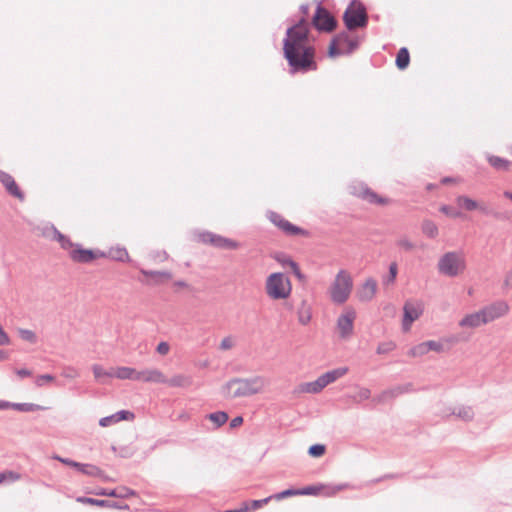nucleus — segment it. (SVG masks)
Masks as SVG:
<instances>
[{
  "label": "nucleus",
  "instance_id": "37",
  "mask_svg": "<svg viewBox=\"0 0 512 512\" xmlns=\"http://www.w3.org/2000/svg\"><path fill=\"white\" fill-rule=\"evenodd\" d=\"M52 229H53L54 239L60 243V245L63 249L71 250L74 247V243L67 236L62 234L55 227H52Z\"/></svg>",
  "mask_w": 512,
  "mask_h": 512
},
{
  "label": "nucleus",
  "instance_id": "34",
  "mask_svg": "<svg viewBox=\"0 0 512 512\" xmlns=\"http://www.w3.org/2000/svg\"><path fill=\"white\" fill-rule=\"evenodd\" d=\"M76 500H77V502L82 503V504H89V505H95V506H100V507L115 506L113 501L100 500V499H95V498H91V497L80 496Z\"/></svg>",
  "mask_w": 512,
  "mask_h": 512
},
{
  "label": "nucleus",
  "instance_id": "6",
  "mask_svg": "<svg viewBox=\"0 0 512 512\" xmlns=\"http://www.w3.org/2000/svg\"><path fill=\"white\" fill-rule=\"evenodd\" d=\"M352 288L351 275L346 270H340L330 287L331 300L335 304L345 303L351 294Z\"/></svg>",
  "mask_w": 512,
  "mask_h": 512
},
{
  "label": "nucleus",
  "instance_id": "63",
  "mask_svg": "<svg viewBox=\"0 0 512 512\" xmlns=\"http://www.w3.org/2000/svg\"><path fill=\"white\" fill-rule=\"evenodd\" d=\"M242 423H243V417L237 416L230 421V427L236 428V427L240 426Z\"/></svg>",
  "mask_w": 512,
  "mask_h": 512
},
{
  "label": "nucleus",
  "instance_id": "59",
  "mask_svg": "<svg viewBox=\"0 0 512 512\" xmlns=\"http://www.w3.org/2000/svg\"><path fill=\"white\" fill-rule=\"evenodd\" d=\"M170 346L167 342H160L156 351L161 355H166L169 352Z\"/></svg>",
  "mask_w": 512,
  "mask_h": 512
},
{
  "label": "nucleus",
  "instance_id": "20",
  "mask_svg": "<svg viewBox=\"0 0 512 512\" xmlns=\"http://www.w3.org/2000/svg\"><path fill=\"white\" fill-rule=\"evenodd\" d=\"M94 494L99 496H108L115 498H128L130 496H134L136 492L130 488L122 486L116 489L101 488L95 491Z\"/></svg>",
  "mask_w": 512,
  "mask_h": 512
},
{
  "label": "nucleus",
  "instance_id": "16",
  "mask_svg": "<svg viewBox=\"0 0 512 512\" xmlns=\"http://www.w3.org/2000/svg\"><path fill=\"white\" fill-rule=\"evenodd\" d=\"M137 381L163 384V382H165V375L159 369L156 368L145 369L142 371H138Z\"/></svg>",
  "mask_w": 512,
  "mask_h": 512
},
{
  "label": "nucleus",
  "instance_id": "22",
  "mask_svg": "<svg viewBox=\"0 0 512 512\" xmlns=\"http://www.w3.org/2000/svg\"><path fill=\"white\" fill-rule=\"evenodd\" d=\"M347 372H348L347 367H339V368L327 371L326 373L319 376V378L325 388L327 385L335 382L337 379L344 376Z\"/></svg>",
  "mask_w": 512,
  "mask_h": 512
},
{
  "label": "nucleus",
  "instance_id": "11",
  "mask_svg": "<svg viewBox=\"0 0 512 512\" xmlns=\"http://www.w3.org/2000/svg\"><path fill=\"white\" fill-rule=\"evenodd\" d=\"M268 219L278 228H280L287 235H306L307 232L302 228L290 223L288 220L284 219L280 214L269 211Z\"/></svg>",
  "mask_w": 512,
  "mask_h": 512
},
{
  "label": "nucleus",
  "instance_id": "1",
  "mask_svg": "<svg viewBox=\"0 0 512 512\" xmlns=\"http://www.w3.org/2000/svg\"><path fill=\"white\" fill-rule=\"evenodd\" d=\"M283 55L291 75L317 70L316 49L311 43L309 23L304 17L287 28Z\"/></svg>",
  "mask_w": 512,
  "mask_h": 512
},
{
  "label": "nucleus",
  "instance_id": "57",
  "mask_svg": "<svg viewBox=\"0 0 512 512\" xmlns=\"http://www.w3.org/2000/svg\"><path fill=\"white\" fill-rule=\"evenodd\" d=\"M234 346V341L231 336H227L222 339L219 348L221 350H229Z\"/></svg>",
  "mask_w": 512,
  "mask_h": 512
},
{
  "label": "nucleus",
  "instance_id": "61",
  "mask_svg": "<svg viewBox=\"0 0 512 512\" xmlns=\"http://www.w3.org/2000/svg\"><path fill=\"white\" fill-rule=\"evenodd\" d=\"M503 287L506 289L512 287V269L509 272H507L503 282Z\"/></svg>",
  "mask_w": 512,
  "mask_h": 512
},
{
  "label": "nucleus",
  "instance_id": "7",
  "mask_svg": "<svg viewBox=\"0 0 512 512\" xmlns=\"http://www.w3.org/2000/svg\"><path fill=\"white\" fill-rule=\"evenodd\" d=\"M359 46L358 38H350L348 32L342 31L338 33L331 41L328 55L330 57H337L342 54H351Z\"/></svg>",
  "mask_w": 512,
  "mask_h": 512
},
{
  "label": "nucleus",
  "instance_id": "53",
  "mask_svg": "<svg viewBox=\"0 0 512 512\" xmlns=\"http://www.w3.org/2000/svg\"><path fill=\"white\" fill-rule=\"evenodd\" d=\"M54 379H55V377L51 374H43L36 378L35 384L38 387H42L45 383L52 382V381H54Z\"/></svg>",
  "mask_w": 512,
  "mask_h": 512
},
{
  "label": "nucleus",
  "instance_id": "17",
  "mask_svg": "<svg viewBox=\"0 0 512 512\" xmlns=\"http://www.w3.org/2000/svg\"><path fill=\"white\" fill-rule=\"evenodd\" d=\"M484 324H487V322L482 310L466 315L459 322V326L464 328H477Z\"/></svg>",
  "mask_w": 512,
  "mask_h": 512
},
{
  "label": "nucleus",
  "instance_id": "46",
  "mask_svg": "<svg viewBox=\"0 0 512 512\" xmlns=\"http://www.w3.org/2000/svg\"><path fill=\"white\" fill-rule=\"evenodd\" d=\"M395 347H396V345L392 341L382 342L377 347V353L378 354H387V353L391 352L392 350H394Z\"/></svg>",
  "mask_w": 512,
  "mask_h": 512
},
{
  "label": "nucleus",
  "instance_id": "3",
  "mask_svg": "<svg viewBox=\"0 0 512 512\" xmlns=\"http://www.w3.org/2000/svg\"><path fill=\"white\" fill-rule=\"evenodd\" d=\"M437 269L440 274L453 278L466 269V261L460 252H447L440 257Z\"/></svg>",
  "mask_w": 512,
  "mask_h": 512
},
{
  "label": "nucleus",
  "instance_id": "51",
  "mask_svg": "<svg viewBox=\"0 0 512 512\" xmlns=\"http://www.w3.org/2000/svg\"><path fill=\"white\" fill-rule=\"evenodd\" d=\"M117 423L123 420H132L134 414L128 410H120L114 413Z\"/></svg>",
  "mask_w": 512,
  "mask_h": 512
},
{
  "label": "nucleus",
  "instance_id": "50",
  "mask_svg": "<svg viewBox=\"0 0 512 512\" xmlns=\"http://www.w3.org/2000/svg\"><path fill=\"white\" fill-rule=\"evenodd\" d=\"M428 351H435L441 353L444 351V345L439 341L429 340L426 341Z\"/></svg>",
  "mask_w": 512,
  "mask_h": 512
},
{
  "label": "nucleus",
  "instance_id": "44",
  "mask_svg": "<svg viewBox=\"0 0 512 512\" xmlns=\"http://www.w3.org/2000/svg\"><path fill=\"white\" fill-rule=\"evenodd\" d=\"M21 478V475L17 472H14V471H4L2 473H0V483L3 482V481H10V482H15L17 480H19Z\"/></svg>",
  "mask_w": 512,
  "mask_h": 512
},
{
  "label": "nucleus",
  "instance_id": "38",
  "mask_svg": "<svg viewBox=\"0 0 512 512\" xmlns=\"http://www.w3.org/2000/svg\"><path fill=\"white\" fill-rule=\"evenodd\" d=\"M108 257L117 261H125L129 258L128 252L125 248H111L108 252Z\"/></svg>",
  "mask_w": 512,
  "mask_h": 512
},
{
  "label": "nucleus",
  "instance_id": "56",
  "mask_svg": "<svg viewBox=\"0 0 512 512\" xmlns=\"http://www.w3.org/2000/svg\"><path fill=\"white\" fill-rule=\"evenodd\" d=\"M117 421H116V418H115V415L112 414V415H109V416H106V417H103L99 420V425L101 427H108V426H111L113 424H116Z\"/></svg>",
  "mask_w": 512,
  "mask_h": 512
},
{
  "label": "nucleus",
  "instance_id": "39",
  "mask_svg": "<svg viewBox=\"0 0 512 512\" xmlns=\"http://www.w3.org/2000/svg\"><path fill=\"white\" fill-rule=\"evenodd\" d=\"M207 417L209 420L215 423L217 427L224 425L228 420V414L224 411L210 413Z\"/></svg>",
  "mask_w": 512,
  "mask_h": 512
},
{
  "label": "nucleus",
  "instance_id": "5",
  "mask_svg": "<svg viewBox=\"0 0 512 512\" xmlns=\"http://www.w3.org/2000/svg\"><path fill=\"white\" fill-rule=\"evenodd\" d=\"M291 282L283 273H272L265 284L267 295L273 300H282L290 296Z\"/></svg>",
  "mask_w": 512,
  "mask_h": 512
},
{
  "label": "nucleus",
  "instance_id": "12",
  "mask_svg": "<svg viewBox=\"0 0 512 512\" xmlns=\"http://www.w3.org/2000/svg\"><path fill=\"white\" fill-rule=\"evenodd\" d=\"M355 317L356 313L352 309L347 310L344 314L339 316L337 320V328L341 338L346 339L352 334Z\"/></svg>",
  "mask_w": 512,
  "mask_h": 512
},
{
  "label": "nucleus",
  "instance_id": "41",
  "mask_svg": "<svg viewBox=\"0 0 512 512\" xmlns=\"http://www.w3.org/2000/svg\"><path fill=\"white\" fill-rule=\"evenodd\" d=\"M397 273H398L397 263L393 262L389 266L388 275H386L383 278V284L386 285V286H389V285L393 284L395 282V280H396Z\"/></svg>",
  "mask_w": 512,
  "mask_h": 512
},
{
  "label": "nucleus",
  "instance_id": "29",
  "mask_svg": "<svg viewBox=\"0 0 512 512\" xmlns=\"http://www.w3.org/2000/svg\"><path fill=\"white\" fill-rule=\"evenodd\" d=\"M410 62L409 51L406 47H402L399 49L396 56V66L400 70H404L408 67Z\"/></svg>",
  "mask_w": 512,
  "mask_h": 512
},
{
  "label": "nucleus",
  "instance_id": "31",
  "mask_svg": "<svg viewBox=\"0 0 512 512\" xmlns=\"http://www.w3.org/2000/svg\"><path fill=\"white\" fill-rule=\"evenodd\" d=\"M451 414L457 416L458 418H460L464 421H470L474 417L473 409L469 406L456 407L453 409Z\"/></svg>",
  "mask_w": 512,
  "mask_h": 512
},
{
  "label": "nucleus",
  "instance_id": "33",
  "mask_svg": "<svg viewBox=\"0 0 512 512\" xmlns=\"http://www.w3.org/2000/svg\"><path fill=\"white\" fill-rule=\"evenodd\" d=\"M92 371L95 379L100 383H105L104 378L113 377V369L107 371L102 366L95 364L92 366Z\"/></svg>",
  "mask_w": 512,
  "mask_h": 512
},
{
  "label": "nucleus",
  "instance_id": "10",
  "mask_svg": "<svg viewBox=\"0 0 512 512\" xmlns=\"http://www.w3.org/2000/svg\"><path fill=\"white\" fill-rule=\"evenodd\" d=\"M423 313V304L421 302L407 301L403 307L402 327L405 332L410 330L412 323Z\"/></svg>",
  "mask_w": 512,
  "mask_h": 512
},
{
  "label": "nucleus",
  "instance_id": "21",
  "mask_svg": "<svg viewBox=\"0 0 512 512\" xmlns=\"http://www.w3.org/2000/svg\"><path fill=\"white\" fill-rule=\"evenodd\" d=\"M377 283L374 279L369 278L358 291V297L361 301H368L373 298L376 293Z\"/></svg>",
  "mask_w": 512,
  "mask_h": 512
},
{
  "label": "nucleus",
  "instance_id": "2",
  "mask_svg": "<svg viewBox=\"0 0 512 512\" xmlns=\"http://www.w3.org/2000/svg\"><path fill=\"white\" fill-rule=\"evenodd\" d=\"M263 387L264 379L261 376L233 378L222 387V392L229 398L249 397L259 393Z\"/></svg>",
  "mask_w": 512,
  "mask_h": 512
},
{
  "label": "nucleus",
  "instance_id": "23",
  "mask_svg": "<svg viewBox=\"0 0 512 512\" xmlns=\"http://www.w3.org/2000/svg\"><path fill=\"white\" fill-rule=\"evenodd\" d=\"M138 371L131 367H118L113 369V377L121 380H135L137 381Z\"/></svg>",
  "mask_w": 512,
  "mask_h": 512
},
{
  "label": "nucleus",
  "instance_id": "24",
  "mask_svg": "<svg viewBox=\"0 0 512 512\" xmlns=\"http://www.w3.org/2000/svg\"><path fill=\"white\" fill-rule=\"evenodd\" d=\"M77 470L88 476L100 477L103 478L104 480H108V478L104 475V472L99 467L93 464L80 463Z\"/></svg>",
  "mask_w": 512,
  "mask_h": 512
},
{
  "label": "nucleus",
  "instance_id": "4",
  "mask_svg": "<svg viewBox=\"0 0 512 512\" xmlns=\"http://www.w3.org/2000/svg\"><path fill=\"white\" fill-rule=\"evenodd\" d=\"M343 22L349 31L365 28L368 25L366 7L358 0H352L343 14Z\"/></svg>",
  "mask_w": 512,
  "mask_h": 512
},
{
  "label": "nucleus",
  "instance_id": "52",
  "mask_svg": "<svg viewBox=\"0 0 512 512\" xmlns=\"http://www.w3.org/2000/svg\"><path fill=\"white\" fill-rule=\"evenodd\" d=\"M397 245L405 251H412L415 248V244L406 237L400 238Z\"/></svg>",
  "mask_w": 512,
  "mask_h": 512
},
{
  "label": "nucleus",
  "instance_id": "58",
  "mask_svg": "<svg viewBox=\"0 0 512 512\" xmlns=\"http://www.w3.org/2000/svg\"><path fill=\"white\" fill-rule=\"evenodd\" d=\"M288 262V265L291 267L293 273L295 274V276L298 278V279H302L304 278L303 274L301 273L300 269H299V266L298 264L292 260V259H288L287 260Z\"/></svg>",
  "mask_w": 512,
  "mask_h": 512
},
{
  "label": "nucleus",
  "instance_id": "40",
  "mask_svg": "<svg viewBox=\"0 0 512 512\" xmlns=\"http://www.w3.org/2000/svg\"><path fill=\"white\" fill-rule=\"evenodd\" d=\"M13 409L20 412H34L44 409L42 406L34 403H14Z\"/></svg>",
  "mask_w": 512,
  "mask_h": 512
},
{
  "label": "nucleus",
  "instance_id": "60",
  "mask_svg": "<svg viewBox=\"0 0 512 512\" xmlns=\"http://www.w3.org/2000/svg\"><path fill=\"white\" fill-rule=\"evenodd\" d=\"M9 343H10V338H9L8 334L0 326V345H8Z\"/></svg>",
  "mask_w": 512,
  "mask_h": 512
},
{
  "label": "nucleus",
  "instance_id": "42",
  "mask_svg": "<svg viewBox=\"0 0 512 512\" xmlns=\"http://www.w3.org/2000/svg\"><path fill=\"white\" fill-rule=\"evenodd\" d=\"M18 333H19L20 338L24 341H27L31 344H34L37 342V336L32 330L21 328L18 330Z\"/></svg>",
  "mask_w": 512,
  "mask_h": 512
},
{
  "label": "nucleus",
  "instance_id": "32",
  "mask_svg": "<svg viewBox=\"0 0 512 512\" xmlns=\"http://www.w3.org/2000/svg\"><path fill=\"white\" fill-rule=\"evenodd\" d=\"M489 164L496 170L506 171L510 166V162L504 158L490 155L487 158Z\"/></svg>",
  "mask_w": 512,
  "mask_h": 512
},
{
  "label": "nucleus",
  "instance_id": "13",
  "mask_svg": "<svg viewBox=\"0 0 512 512\" xmlns=\"http://www.w3.org/2000/svg\"><path fill=\"white\" fill-rule=\"evenodd\" d=\"M508 309H509V306L506 302L497 301L488 306H485L481 310L484 314L486 322L489 323V322L505 315L508 312Z\"/></svg>",
  "mask_w": 512,
  "mask_h": 512
},
{
  "label": "nucleus",
  "instance_id": "36",
  "mask_svg": "<svg viewBox=\"0 0 512 512\" xmlns=\"http://www.w3.org/2000/svg\"><path fill=\"white\" fill-rule=\"evenodd\" d=\"M298 320L301 324L306 325L311 320L310 307L306 301H302L301 307L298 309Z\"/></svg>",
  "mask_w": 512,
  "mask_h": 512
},
{
  "label": "nucleus",
  "instance_id": "54",
  "mask_svg": "<svg viewBox=\"0 0 512 512\" xmlns=\"http://www.w3.org/2000/svg\"><path fill=\"white\" fill-rule=\"evenodd\" d=\"M271 499H273L272 495L269 496V497H266L264 499L252 500L251 501V507L249 509L250 510H257V509L261 508L264 504H267Z\"/></svg>",
  "mask_w": 512,
  "mask_h": 512
},
{
  "label": "nucleus",
  "instance_id": "27",
  "mask_svg": "<svg viewBox=\"0 0 512 512\" xmlns=\"http://www.w3.org/2000/svg\"><path fill=\"white\" fill-rule=\"evenodd\" d=\"M456 203L460 208H463L465 211L471 212L477 210L479 207V202L465 195H459L456 198Z\"/></svg>",
  "mask_w": 512,
  "mask_h": 512
},
{
  "label": "nucleus",
  "instance_id": "62",
  "mask_svg": "<svg viewBox=\"0 0 512 512\" xmlns=\"http://www.w3.org/2000/svg\"><path fill=\"white\" fill-rule=\"evenodd\" d=\"M370 395H371V392L369 389L367 388H361L359 393H358V396L361 400H367L370 398Z\"/></svg>",
  "mask_w": 512,
  "mask_h": 512
},
{
  "label": "nucleus",
  "instance_id": "64",
  "mask_svg": "<svg viewBox=\"0 0 512 512\" xmlns=\"http://www.w3.org/2000/svg\"><path fill=\"white\" fill-rule=\"evenodd\" d=\"M16 374L21 377V378H24V377H29L31 376V371L28 370V369H25V368H22V369H17L16 371Z\"/></svg>",
  "mask_w": 512,
  "mask_h": 512
},
{
  "label": "nucleus",
  "instance_id": "25",
  "mask_svg": "<svg viewBox=\"0 0 512 512\" xmlns=\"http://www.w3.org/2000/svg\"><path fill=\"white\" fill-rule=\"evenodd\" d=\"M140 272L142 275L152 278L155 284H160L165 280L171 279L172 277L171 273L168 271H153L141 269Z\"/></svg>",
  "mask_w": 512,
  "mask_h": 512
},
{
  "label": "nucleus",
  "instance_id": "8",
  "mask_svg": "<svg viewBox=\"0 0 512 512\" xmlns=\"http://www.w3.org/2000/svg\"><path fill=\"white\" fill-rule=\"evenodd\" d=\"M312 25L320 32H332L337 26V20L326 8L318 4L312 18Z\"/></svg>",
  "mask_w": 512,
  "mask_h": 512
},
{
  "label": "nucleus",
  "instance_id": "49",
  "mask_svg": "<svg viewBox=\"0 0 512 512\" xmlns=\"http://www.w3.org/2000/svg\"><path fill=\"white\" fill-rule=\"evenodd\" d=\"M322 489V486H306L299 489V495H317Z\"/></svg>",
  "mask_w": 512,
  "mask_h": 512
},
{
  "label": "nucleus",
  "instance_id": "55",
  "mask_svg": "<svg viewBox=\"0 0 512 512\" xmlns=\"http://www.w3.org/2000/svg\"><path fill=\"white\" fill-rule=\"evenodd\" d=\"M53 458L55 460H58L59 462L63 463L64 465L73 467L75 469H78L79 464H80V462H76V461H74L72 459H69V458H63V457H60L58 455L54 456Z\"/></svg>",
  "mask_w": 512,
  "mask_h": 512
},
{
  "label": "nucleus",
  "instance_id": "18",
  "mask_svg": "<svg viewBox=\"0 0 512 512\" xmlns=\"http://www.w3.org/2000/svg\"><path fill=\"white\" fill-rule=\"evenodd\" d=\"M192 383V376L187 374H175L171 378L165 376V382H163V384L172 388H188Z\"/></svg>",
  "mask_w": 512,
  "mask_h": 512
},
{
  "label": "nucleus",
  "instance_id": "19",
  "mask_svg": "<svg viewBox=\"0 0 512 512\" xmlns=\"http://www.w3.org/2000/svg\"><path fill=\"white\" fill-rule=\"evenodd\" d=\"M477 210L485 216L492 217L499 221H508L511 219L512 214L508 211L500 212L493 208H491L487 203L485 202H479V207H477Z\"/></svg>",
  "mask_w": 512,
  "mask_h": 512
},
{
  "label": "nucleus",
  "instance_id": "30",
  "mask_svg": "<svg viewBox=\"0 0 512 512\" xmlns=\"http://www.w3.org/2000/svg\"><path fill=\"white\" fill-rule=\"evenodd\" d=\"M421 229L423 234H425L428 238L434 239L438 236L439 230L437 225L429 219H425L422 222Z\"/></svg>",
  "mask_w": 512,
  "mask_h": 512
},
{
  "label": "nucleus",
  "instance_id": "15",
  "mask_svg": "<svg viewBox=\"0 0 512 512\" xmlns=\"http://www.w3.org/2000/svg\"><path fill=\"white\" fill-rule=\"evenodd\" d=\"M0 183L5 187L6 191L11 196L21 201L24 200V193L9 173L0 170Z\"/></svg>",
  "mask_w": 512,
  "mask_h": 512
},
{
  "label": "nucleus",
  "instance_id": "45",
  "mask_svg": "<svg viewBox=\"0 0 512 512\" xmlns=\"http://www.w3.org/2000/svg\"><path fill=\"white\" fill-rule=\"evenodd\" d=\"M326 447L323 444H314L309 447L308 453L312 457H321L324 455Z\"/></svg>",
  "mask_w": 512,
  "mask_h": 512
},
{
  "label": "nucleus",
  "instance_id": "9",
  "mask_svg": "<svg viewBox=\"0 0 512 512\" xmlns=\"http://www.w3.org/2000/svg\"><path fill=\"white\" fill-rule=\"evenodd\" d=\"M199 239L202 243L210 244L216 248L234 250L239 247L238 242H236L232 239L223 237L221 235L214 234L209 231L200 233Z\"/></svg>",
  "mask_w": 512,
  "mask_h": 512
},
{
  "label": "nucleus",
  "instance_id": "26",
  "mask_svg": "<svg viewBox=\"0 0 512 512\" xmlns=\"http://www.w3.org/2000/svg\"><path fill=\"white\" fill-rule=\"evenodd\" d=\"M357 195L367 200L369 203L386 204L388 202L387 199L378 196L367 187H362V191L357 193Z\"/></svg>",
  "mask_w": 512,
  "mask_h": 512
},
{
  "label": "nucleus",
  "instance_id": "35",
  "mask_svg": "<svg viewBox=\"0 0 512 512\" xmlns=\"http://www.w3.org/2000/svg\"><path fill=\"white\" fill-rule=\"evenodd\" d=\"M324 389V386L318 377L315 381L304 383L301 385V391L306 393H319Z\"/></svg>",
  "mask_w": 512,
  "mask_h": 512
},
{
  "label": "nucleus",
  "instance_id": "28",
  "mask_svg": "<svg viewBox=\"0 0 512 512\" xmlns=\"http://www.w3.org/2000/svg\"><path fill=\"white\" fill-rule=\"evenodd\" d=\"M404 394L403 393V389H402V386L401 385H397L393 388H390V389H387L385 391H383L379 397H378V402L380 403H383V402H386L387 400L389 399H394L400 395Z\"/></svg>",
  "mask_w": 512,
  "mask_h": 512
},
{
  "label": "nucleus",
  "instance_id": "14",
  "mask_svg": "<svg viewBox=\"0 0 512 512\" xmlns=\"http://www.w3.org/2000/svg\"><path fill=\"white\" fill-rule=\"evenodd\" d=\"M69 255L74 262L90 263L98 257L97 253L91 249H84L79 244H74Z\"/></svg>",
  "mask_w": 512,
  "mask_h": 512
},
{
  "label": "nucleus",
  "instance_id": "48",
  "mask_svg": "<svg viewBox=\"0 0 512 512\" xmlns=\"http://www.w3.org/2000/svg\"><path fill=\"white\" fill-rule=\"evenodd\" d=\"M440 212L444 213L445 215L452 217V218H458L461 216V213L454 209L453 207L449 205H442L439 208Z\"/></svg>",
  "mask_w": 512,
  "mask_h": 512
},
{
  "label": "nucleus",
  "instance_id": "47",
  "mask_svg": "<svg viewBox=\"0 0 512 512\" xmlns=\"http://www.w3.org/2000/svg\"><path fill=\"white\" fill-rule=\"evenodd\" d=\"M299 495V489H286L282 492L276 493L275 495H272L274 499L281 500L290 496Z\"/></svg>",
  "mask_w": 512,
  "mask_h": 512
},
{
  "label": "nucleus",
  "instance_id": "43",
  "mask_svg": "<svg viewBox=\"0 0 512 512\" xmlns=\"http://www.w3.org/2000/svg\"><path fill=\"white\" fill-rule=\"evenodd\" d=\"M428 352L429 351H428V348L426 346V341H425V342H422V343L414 346L413 348H411L409 350V355H411L413 357H420V356L427 354Z\"/></svg>",
  "mask_w": 512,
  "mask_h": 512
}]
</instances>
